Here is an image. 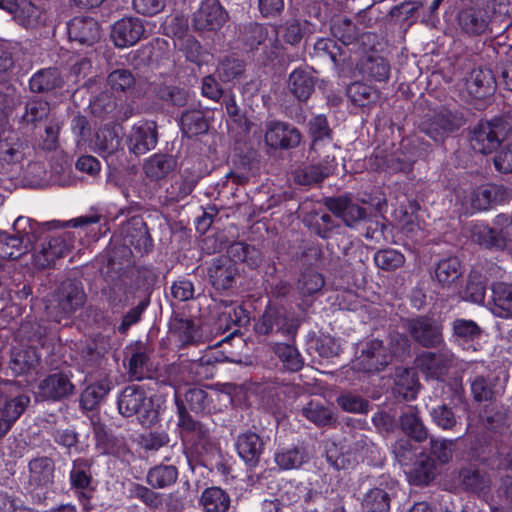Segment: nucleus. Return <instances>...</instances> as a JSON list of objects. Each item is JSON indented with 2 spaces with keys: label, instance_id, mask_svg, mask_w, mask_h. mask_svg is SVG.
Returning a JSON list of instances; mask_svg holds the SVG:
<instances>
[{
  "label": "nucleus",
  "instance_id": "8fccbe9b",
  "mask_svg": "<svg viewBox=\"0 0 512 512\" xmlns=\"http://www.w3.org/2000/svg\"><path fill=\"white\" fill-rule=\"evenodd\" d=\"M362 72L372 80L386 81L390 75V65L380 56H369L362 64Z\"/></svg>",
  "mask_w": 512,
  "mask_h": 512
},
{
  "label": "nucleus",
  "instance_id": "0eeeda50",
  "mask_svg": "<svg viewBox=\"0 0 512 512\" xmlns=\"http://www.w3.org/2000/svg\"><path fill=\"white\" fill-rule=\"evenodd\" d=\"M300 327V319L285 309L268 307L255 324L259 335H277L294 341Z\"/></svg>",
  "mask_w": 512,
  "mask_h": 512
},
{
  "label": "nucleus",
  "instance_id": "f257e3e1",
  "mask_svg": "<svg viewBox=\"0 0 512 512\" xmlns=\"http://www.w3.org/2000/svg\"><path fill=\"white\" fill-rule=\"evenodd\" d=\"M47 225L30 218L18 217L13 224L15 234L0 232V257L18 259L32 251L33 244L43 237Z\"/></svg>",
  "mask_w": 512,
  "mask_h": 512
},
{
  "label": "nucleus",
  "instance_id": "a18cd8bd",
  "mask_svg": "<svg viewBox=\"0 0 512 512\" xmlns=\"http://www.w3.org/2000/svg\"><path fill=\"white\" fill-rule=\"evenodd\" d=\"M171 330L183 345L199 342L202 337L199 328L189 319L174 318Z\"/></svg>",
  "mask_w": 512,
  "mask_h": 512
},
{
  "label": "nucleus",
  "instance_id": "de8ad7c7",
  "mask_svg": "<svg viewBox=\"0 0 512 512\" xmlns=\"http://www.w3.org/2000/svg\"><path fill=\"white\" fill-rule=\"evenodd\" d=\"M29 403L30 397L26 394H20L10 399L2 395V405L0 407V412L2 416L12 425L25 411Z\"/></svg>",
  "mask_w": 512,
  "mask_h": 512
},
{
  "label": "nucleus",
  "instance_id": "774afa93",
  "mask_svg": "<svg viewBox=\"0 0 512 512\" xmlns=\"http://www.w3.org/2000/svg\"><path fill=\"white\" fill-rule=\"evenodd\" d=\"M156 93L161 100L178 107L185 106L189 98L188 91L177 86L160 85Z\"/></svg>",
  "mask_w": 512,
  "mask_h": 512
},
{
  "label": "nucleus",
  "instance_id": "393cba45",
  "mask_svg": "<svg viewBox=\"0 0 512 512\" xmlns=\"http://www.w3.org/2000/svg\"><path fill=\"white\" fill-rule=\"evenodd\" d=\"M236 449L247 465L255 467L260 461L264 442L258 434L247 432L238 436Z\"/></svg>",
  "mask_w": 512,
  "mask_h": 512
},
{
  "label": "nucleus",
  "instance_id": "3c124183",
  "mask_svg": "<svg viewBox=\"0 0 512 512\" xmlns=\"http://www.w3.org/2000/svg\"><path fill=\"white\" fill-rule=\"evenodd\" d=\"M382 152H378L375 154V167L377 169L388 168L395 172H406L411 170L415 158L411 156L401 157L398 153H395L390 156L380 155Z\"/></svg>",
  "mask_w": 512,
  "mask_h": 512
},
{
  "label": "nucleus",
  "instance_id": "f03ea898",
  "mask_svg": "<svg viewBox=\"0 0 512 512\" xmlns=\"http://www.w3.org/2000/svg\"><path fill=\"white\" fill-rule=\"evenodd\" d=\"M86 298L82 283L75 279H67L48 296L45 305L46 315L50 320L60 323L80 310Z\"/></svg>",
  "mask_w": 512,
  "mask_h": 512
},
{
  "label": "nucleus",
  "instance_id": "e2e57ef3",
  "mask_svg": "<svg viewBox=\"0 0 512 512\" xmlns=\"http://www.w3.org/2000/svg\"><path fill=\"white\" fill-rule=\"evenodd\" d=\"M274 459L281 469H295L305 462V453L299 448L281 449L275 453Z\"/></svg>",
  "mask_w": 512,
  "mask_h": 512
},
{
  "label": "nucleus",
  "instance_id": "6e6552de",
  "mask_svg": "<svg viewBox=\"0 0 512 512\" xmlns=\"http://www.w3.org/2000/svg\"><path fill=\"white\" fill-rule=\"evenodd\" d=\"M404 327L412 339L425 348H435L443 342L442 325L428 316L406 319Z\"/></svg>",
  "mask_w": 512,
  "mask_h": 512
},
{
  "label": "nucleus",
  "instance_id": "6e6d98bb",
  "mask_svg": "<svg viewBox=\"0 0 512 512\" xmlns=\"http://www.w3.org/2000/svg\"><path fill=\"white\" fill-rule=\"evenodd\" d=\"M47 329L41 323L36 321H25L18 330V336L27 341L30 346H42L46 336Z\"/></svg>",
  "mask_w": 512,
  "mask_h": 512
},
{
  "label": "nucleus",
  "instance_id": "58836bf2",
  "mask_svg": "<svg viewBox=\"0 0 512 512\" xmlns=\"http://www.w3.org/2000/svg\"><path fill=\"white\" fill-rule=\"evenodd\" d=\"M128 350L131 353L129 359V374L133 379L141 380L149 371V350L142 343H136L130 346Z\"/></svg>",
  "mask_w": 512,
  "mask_h": 512
},
{
  "label": "nucleus",
  "instance_id": "c03bdc74",
  "mask_svg": "<svg viewBox=\"0 0 512 512\" xmlns=\"http://www.w3.org/2000/svg\"><path fill=\"white\" fill-rule=\"evenodd\" d=\"M92 460L86 458H78L73 461L70 471V483L74 489L86 490L92 482L91 475Z\"/></svg>",
  "mask_w": 512,
  "mask_h": 512
},
{
  "label": "nucleus",
  "instance_id": "79ce46f5",
  "mask_svg": "<svg viewBox=\"0 0 512 512\" xmlns=\"http://www.w3.org/2000/svg\"><path fill=\"white\" fill-rule=\"evenodd\" d=\"M178 479V469L174 465H156L149 469L146 481L155 489H164L173 485Z\"/></svg>",
  "mask_w": 512,
  "mask_h": 512
},
{
  "label": "nucleus",
  "instance_id": "72a5a7b5",
  "mask_svg": "<svg viewBox=\"0 0 512 512\" xmlns=\"http://www.w3.org/2000/svg\"><path fill=\"white\" fill-rule=\"evenodd\" d=\"M463 274L462 266L458 258L449 257L438 262L435 268V280L443 288L456 286Z\"/></svg>",
  "mask_w": 512,
  "mask_h": 512
},
{
  "label": "nucleus",
  "instance_id": "9d476101",
  "mask_svg": "<svg viewBox=\"0 0 512 512\" xmlns=\"http://www.w3.org/2000/svg\"><path fill=\"white\" fill-rule=\"evenodd\" d=\"M228 15L218 0H205L193 14L192 27L197 32H212L220 29Z\"/></svg>",
  "mask_w": 512,
  "mask_h": 512
},
{
  "label": "nucleus",
  "instance_id": "f8f14e48",
  "mask_svg": "<svg viewBox=\"0 0 512 512\" xmlns=\"http://www.w3.org/2000/svg\"><path fill=\"white\" fill-rule=\"evenodd\" d=\"M207 276L216 290L231 289L239 276L238 265L229 257L220 256L208 266Z\"/></svg>",
  "mask_w": 512,
  "mask_h": 512
},
{
  "label": "nucleus",
  "instance_id": "bf43d9fd",
  "mask_svg": "<svg viewBox=\"0 0 512 512\" xmlns=\"http://www.w3.org/2000/svg\"><path fill=\"white\" fill-rule=\"evenodd\" d=\"M347 95L355 105L364 107L376 101L378 95L369 85L355 82L348 86Z\"/></svg>",
  "mask_w": 512,
  "mask_h": 512
},
{
  "label": "nucleus",
  "instance_id": "49530a36",
  "mask_svg": "<svg viewBox=\"0 0 512 512\" xmlns=\"http://www.w3.org/2000/svg\"><path fill=\"white\" fill-rule=\"evenodd\" d=\"M325 285L324 277L318 271L307 268L301 272L297 282V290L303 296L319 293Z\"/></svg>",
  "mask_w": 512,
  "mask_h": 512
},
{
  "label": "nucleus",
  "instance_id": "603ef678",
  "mask_svg": "<svg viewBox=\"0 0 512 512\" xmlns=\"http://www.w3.org/2000/svg\"><path fill=\"white\" fill-rule=\"evenodd\" d=\"M181 126L183 132L188 136H196L205 133L208 124L200 110L187 111L181 116Z\"/></svg>",
  "mask_w": 512,
  "mask_h": 512
},
{
  "label": "nucleus",
  "instance_id": "a19ab883",
  "mask_svg": "<svg viewBox=\"0 0 512 512\" xmlns=\"http://www.w3.org/2000/svg\"><path fill=\"white\" fill-rule=\"evenodd\" d=\"M198 183L197 176L184 172L175 178L166 188V198L171 202H179L192 193Z\"/></svg>",
  "mask_w": 512,
  "mask_h": 512
},
{
  "label": "nucleus",
  "instance_id": "bb28decb",
  "mask_svg": "<svg viewBox=\"0 0 512 512\" xmlns=\"http://www.w3.org/2000/svg\"><path fill=\"white\" fill-rule=\"evenodd\" d=\"M121 128L117 125H104L99 128L94 138V148L103 157L118 151L121 144Z\"/></svg>",
  "mask_w": 512,
  "mask_h": 512
},
{
  "label": "nucleus",
  "instance_id": "e433bc0d",
  "mask_svg": "<svg viewBox=\"0 0 512 512\" xmlns=\"http://www.w3.org/2000/svg\"><path fill=\"white\" fill-rule=\"evenodd\" d=\"M506 196L507 192L503 186L485 185L472 193L471 204L477 210H486L491 205L504 201Z\"/></svg>",
  "mask_w": 512,
  "mask_h": 512
},
{
  "label": "nucleus",
  "instance_id": "cd10ccee",
  "mask_svg": "<svg viewBox=\"0 0 512 512\" xmlns=\"http://www.w3.org/2000/svg\"><path fill=\"white\" fill-rule=\"evenodd\" d=\"M420 384L416 373L409 368L397 367L394 374V394L404 400L416 398Z\"/></svg>",
  "mask_w": 512,
  "mask_h": 512
},
{
  "label": "nucleus",
  "instance_id": "9b49d317",
  "mask_svg": "<svg viewBox=\"0 0 512 512\" xmlns=\"http://www.w3.org/2000/svg\"><path fill=\"white\" fill-rule=\"evenodd\" d=\"M308 128L312 138L310 153L316 154L317 157H322L323 154L334 155L337 145L333 142L332 130L326 117L323 115L312 117L308 122Z\"/></svg>",
  "mask_w": 512,
  "mask_h": 512
},
{
  "label": "nucleus",
  "instance_id": "69168bd1",
  "mask_svg": "<svg viewBox=\"0 0 512 512\" xmlns=\"http://www.w3.org/2000/svg\"><path fill=\"white\" fill-rule=\"evenodd\" d=\"M332 32L345 46L354 43L358 39L357 27L348 18H340L334 21Z\"/></svg>",
  "mask_w": 512,
  "mask_h": 512
},
{
  "label": "nucleus",
  "instance_id": "5701e85b",
  "mask_svg": "<svg viewBox=\"0 0 512 512\" xmlns=\"http://www.w3.org/2000/svg\"><path fill=\"white\" fill-rule=\"evenodd\" d=\"M324 204L349 227H353L366 216L365 209L346 196L325 198Z\"/></svg>",
  "mask_w": 512,
  "mask_h": 512
},
{
  "label": "nucleus",
  "instance_id": "aec40b11",
  "mask_svg": "<svg viewBox=\"0 0 512 512\" xmlns=\"http://www.w3.org/2000/svg\"><path fill=\"white\" fill-rule=\"evenodd\" d=\"M145 32L142 21L136 17H125L114 23L111 38L119 48L135 45Z\"/></svg>",
  "mask_w": 512,
  "mask_h": 512
},
{
  "label": "nucleus",
  "instance_id": "864d4df0",
  "mask_svg": "<svg viewBox=\"0 0 512 512\" xmlns=\"http://www.w3.org/2000/svg\"><path fill=\"white\" fill-rule=\"evenodd\" d=\"M245 71V63L235 57H224L217 66V75L223 82L239 79Z\"/></svg>",
  "mask_w": 512,
  "mask_h": 512
},
{
  "label": "nucleus",
  "instance_id": "0e129e2a",
  "mask_svg": "<svg viewBox=\"0 0 512 512\" xmlns=\"http://www.w3.org/2000/svg\"><path fill=\"white\" fill-rule=\"evenodd\" d=\"M129 492L131 498L138 499L150 509H158L162 506V495L147 486L134 483L131 485Z\"/></svg>",
  "mask_w": 512,
  "mask_h": 512
},
{
  "label": "nucleus",
  "instance_id": "dca6fc26",
  "mask_svg": "<svg viewBox=\"0 0 512 512\" xmlns=\"http://www.w3.org/2000/svg\"><path fill=\"white\" fill-rule=\"evenodd\" d=\"M157 142L158 132L154 121H145L134 125L127 139L129 151L137 156L153 150Z\"/></svg>",
  "mask_w": 512,
  "mask_h": 512
},
{
  "label": "nucleus",
  "instance_id": "7ed1b4c3",
  "mask_svg": "<svg viewBox=\"0 0 512 512\" xmlns=\"http://www.w3.org/2000/svg\"><path fill=\"white\" fill-rule=\"evenodd\" d=\"M45 233L33 244V264L38 269L50 267L56 259L66 256L74 247V235L71 232L49 234L56 227V222H45Z\"/></svg>",
  "mask_w": 512,
  "mask_h": 512
},
{
  "label": "nucleus",
  "instance_id": "6ab92c4d",
  "mask_svg": "<svg viewBox=\"0 0 512 512\" xmlns=\"http://www.w3.org/2000/svg\"><path fill=\"white\" fill-rule=\"evenodd\" d=\"M55 463L48 456H38L28 463V479L26 489L33 492L46 488L53 483Z\"/></svg>",
  "mask_w": 512,
  "mask_h": 512
},
{
  "label": "nucleus",
  "instance_id": "13d9d810",
  "mask_svg": "<svg viewBox=\"0 0 512 512\" xmlns=\"http://www.w3.org/2000/svg\"><path fill=\"white\" fill-rule=\"evenodd\" d=\"M362 506L365 512H388L390 508V496L383 489H371L365 495Z\"/></svg>",
  "mask_w": 512,
  "mask_h": 512
},
{
  "label": "nucleus",
  "instance_id": "338daca9",
  "mask_svg": "<svg viewBox=\"0 0 512 512\" xmlns=\"http://www.w3.org/2000/svg\"><path fill=\"white\" fill-rule=\"evenodd\" d=\"M430 416L433 423L443 430H452L457 425V416L446 404L434 407Z\"/></svg>",
  "mask_w": 512,
  "mask_h": 512
},
{
  "label": "nucleus",
  "instance_id": "c9c22d12",
  "mask_svg": "<svg viewBox=\"0 0 512 512\" xmlns=\"http://www.w3.org/2000/svg\"><path fill=\"white\" fill-rule=\"evenodd\" d=\"M285 342H275L271 345V350L282 363L285 370L297 372L302 369L304 359L294 344Z\"/></svg>",
  "mask_w": 512,
  "mask_h": 512
},
{
  "label": "nucleus",
  "instance_id": "5fc2aeb1",
  "mask_svg": "<svg viewBox=\"0 0 512 512\" xmlns=\"http://www.w3.org/2000/svg\"><path fill=\"white\" fill-rule=\"evenodd\" d=\"M499 230L494 224L493 227H489L484 224H477L472 229V240L485 248H497L501 249L500 243H498Z\"/></svg>",
  "mask_w": 512,
  "mask_h": 512
},
{
  "label": "nucleus",
  "instance_id": "09e8293b",
  "mask_svg": "<svg viewBox=\"0 0 512 512\" xmlns=\"http://www.w3.org/2000/svg\"><path fill=\"white\" fill-rule=\"evenodd\" d=\"M110 391V384L106 380L88 386L81 394V405L85 410H93Z\"/></svg>",
  "mask_w": 512,
  "mask_h": 512
},
{
  "label": "nucleus",
  "instance_id": "a211bd4d",
  "mask_svg": "<svg viewBox=\"0 0 512 512\" xmlns=\"http://www.w3.org/2000/svg\"><path fill=\"white\" fill-rule=\"evenodd\" d=\"M301 141L299 130L285 122L273 121L267 125L265 142L275 149H291Z\"/></svg>",
  "mask_w": 512,
  "mask_h": 512
},
{
  "label": "nucleus",
  "instance_id": "2eb2a0df",
  "mask_svg": "<svg viewBox=\"0 0 512 512\" xmlns=\"http://www.w3.org/2000/svg\"><path fill=\"white\" fill-rule=\"evenodd\" d=\"M75 386L63 372L48 375L38 384L37 397L42 400L60 401L74 394Z\"/></svg>",
  "mask_w": 512,
  "mask_h": 512
},
{
  "label": "nucleus",
  "instance_id": "c756f323",
  "mask_svg": "<svg viewBox=\"0 0 512 512\" xmlns=\"http://www.w3.org/2000/svg\"><path fill=\"white\" fill-rule=\"evenodd\" d=\"M466 87L468 92L475 98H485L492 94L495 89V79L489 69H474L467 79Z\"/></svg>",
  "mask_w": 512,
  "mask_h": 512
},
{
  "label": "nucleus",
  "instance_id": "2f4dec72",
  "mask_svg": "<svg viewBox=\"0 0 512 512\" xmlns=\"http://www.w3.org/2000/svg\"><path fill=\"white\" fill-rule=\"evenodd\" d=\"M301 414L318 427L331 426L337 422L333 409L320 400H310L303 405Z\"/></svg>",
  "mask_w": 512,
  "mask_h": 512
},
{
  "label": "nucleus",
  "instance_id": "473e14b6",
  "mask_svg": "<svg viewBox=\"0 0 512 512\" xmlns=\"http://www.w3.org/2000/svg\"><path fill=\"white\" fill-rule=\"evenodd\" d=\"M287 88L299 101H306L314 91L315 80L309 71L298 68L289 75Z\"/></svg>",
  "mask_w": 512,
  "mask_h": 512
},
{
  "label": "nucleus",
  "instance_id": "b1692460",
  "mask_svg": "<svg viewBox=\"0 0 512 512\" xmlns=\"http://www.w3.org/2000/svg\"><path fill=\"white\" fill-rule=\"evenodd\" d=\"M124 245L140 253L147 252L152 241L146 223L140 217H133L122 228Z\"/></svg>",
  "mask_w": 512,
  "mask_h": 512
},
{
  "label": "nucleus",
  "instance_id": "052dcab7",
  "mask_svg": "<svg viewBox=\"0 0 512 512\" xmlns=\"http://www.w3.org/2000/svg\"><path fill=\"white\" fill-rule=\"evenodd\" d=\"M376 266L385 271H392L402 267L405 263L404 255L392 248L381 249L374 255Z\"/></svg>",
  "mask_w": 512,
  "mask_h": 512
},
{
  "label": "nucleus",
  "instance_id": "4d7b16f0",
  "mask_svg": "<svg viewBox=\"0 0 512 512\" xmlns=\"http://www.w3.org/2000/svg\"><path fill=\"white\" fill-rule=\"evenodd\" d=\"M496 378L476 376L471 382V392L477 402L492 401L495 398Z\"/></svg>",
  "mask_w": 512,
  "mask_h": 512
},
{
  "label": "nucleus",
  "instance_id": "4468645a",
  "mask_svg": "<svg viewBox=\"0 0 512 512\" xmlns=\"http://www.w3.org/2000/svg\"><path fill=\"white\" fill-rule=\"evenodd\" d=\"M492 11L488 5L473 6L459 12V26L463 32L470 36H478L489 30Z\"/></svg>",
  "mask_w": 512,
  "mask_h": 512
},
{
  "label": "nucleus",
  "instance_id": "37998d69",
  "mask_svg": "<svg viewBox=\"0 0 512 512\" xmlns=\"http://www.w3.org/2000/svg\"><path fill=\"white\" fill-rule=\"evenodd\" d=\"M230 502L229 495L219 487L205 489L200 498L205 512H227Z\"/></svg>",
  "mask_w": 512,
  "mask_h": 512
},
{
  "label": "nucleus",
  "instance_id": "f3484780",
  "mask_svg": "<svg viewBox=\"0 0 512 512\" xmlns=\"http://www.w3.org/2000/svg\"><path fill=\"white\" fill-rule=\"evenodd\" d=\"M454 356L449 350L422 352L415 359V366L427 377L440 379L449 370Z\"/></svg>",
  "mask_w": 512,
  "mask_h": 512
},
{
  "label": "nucleus",
  "instance_id": "4c0bfd02",
  "mask_svg": "<svg viewBox=\"0 0 512 512\" xmlns=\"http://www.w3.org/2000/svg\"><path fill=\"white\" fill-rule=\"evenodd\" d=\"M63 86L60 73L55 68L42 69L36 72L29 81L33 93H47Z\"/></svg>",
  "mask_w": 512,
  "mask_h": 512
},
{
  "label": "nucleus",
  "instance_id": "412c9836",
  "mask_svg": "<svg viewBox=\"0 0 512 512\" xmlns=\"http://www.w3.org/2000/svg\"><path fill=\"white\" fill-rule=\"evenodd\" d=\"M150 406L151 400L140 386L130 385L125 387L118 398V410L124 417L147 412Z\"/></svg>",
  "mask_w": 512,
  "mask_h": 512
},
{
  "label": "nucleus",
  "instance_id": "ea45409f",
  "mask_svg": "<svg viewBox=\"0 0 512 512\" xmlns=\"http://www.w3.org/2000/svg\"><path fill=\"white\" fill-rule=\"evenodd\" d=\"M460 480L465 490L474 493L486 492L491 485L489 474L474 467L463 468L460 471Z\"/></svg>",
  "mask_w": 512,
  "mask_h": 512
},
{
  "label": "nucleus",
  "instance_id": "20e7f679",
  "mask_svg": "<svg viewBox=\"0 0 512 512\" xmlns=\"http://www.w3.org/2000/svg\"><path fill=\"white\" fill-rule=\"evenodd\" d=\"M511 131L512 113L493 117L489 121H481L473 130L471 146L481 154L492 153Z\"/></svg>",
  "mask_w": 512,
  "mask_h": 512
},
{
  "label": "nucleus",
  "instance_id": "c85d7f7f",
  "mask_svg": "<svg viewBox=\"0 0 512 512\" xmlns=\"http://www.w3.org/2000/svg\"><path fill=\"white\" fill-rule=\"evenodd\" d=\"M177 162L172 155L157 153L143 164V171L151 181H159L175 170Z\"/></svg>",
  "mask_w": 512,
  "mask_h": 512
},
{
  "label": "nucleus",
  "instance_id": "ddd939ff",
  "mask_svg": "<svg viewBox=\"0 0 512 512\" xmlns=\"http://www.w3.org/2000/svg\"><path fill=\"white\" fill-rule=\"evenodd\" d=\"M319 162L294 171V181L299 185L310 186L322 182L332 175L337 167L335 155L323 154Z\"/></svg>",
  "mask_w": 512,
  "mask_h": 512
},
{
  "label": "nucleus",
  "instance_id": "f704fd0d",
  "mask_svg": "<svg viewBox=\"0 0 512 512\" xmlns=\"http://www.w3.org/2000/svg\"><path fill=\"white\" fill-rule=\"evenodd\" d=\"M40 362L36 346L21 345L14 348L11 358V369L16 374H25L35 369Z\"/></svg>",
  "mask_w": 512,
  "mask_h": 512
},
{
  "label": "nucleus",
  "instance_id": "1a4fd4ad",
  "mask_svg": "<svg viewBox=\"0 0 512 512\" xmlns=\"http://www.w3.org/2000/svg\"><path fill=\"white\" fill-rule=\"evenodd\" d=\"M391 353L382 340L372 339L365 343L353 368L367 373L382 371L391 363Z\"/></svg>",
  "mask_w": 512,
  "mask_h": 512
},
{
  "label": "nucleus",
  "instance_id": "a878e982",
  "mask_svg": "<svg viewBox=\"0 0 512 512\" xmlns=\"http://www.w3.org/2000/svg\"><path fill=\"white\" fill-rule=\"evenodd\" d=\"M401 430L417 442L428 438V429L424 425L417 406H407L399 418Z\"/></svg>",
  "mask_w": 512,
  "mask_h": 512
},
{
  "label": "nucleus",
  "instance_id": "7c9ffc66",
  "mask_svg": "<svg viewBox=\"0 0 512 512\" xmlns=\"http://www.w3.org/2000/svg\"><path fill=\"white\" fill-rule=\"evenodd\" d=\"M490 309L497 317H512V284L498 282L492 285Z\"/></svg>",
  "mask_w": 512,
  "mask_h": 512
},
{
  "label": "nucleus",
  "instance_id": "680f3d73",
  "mask_svg": "<svg viewBox=\"0 0 512 512\" xmlns=\"http://www.w3.org/2000/svg\"><path fill=\"white\" fill-rule=\"evenodd\" d=\"M50 112L51 107L49 102L33 98L26 103L22 121L27 124H36L37 122L46 119Z\"/></svg>",
  "mask_w": 512,
  "mask_h": 512
},
{
  "label": "nucleus",
  "instance_id": "4be33fe9",
  "mask_svg": "<svg viewBox=\"0 0 512 512\" xmlns=\"http://www.w3.org/2000/svg\"><path fill=\"white\" fill-rule=\"evenodd\" d=\"M67 28L69 39L81 45L91 46L101 36L100 25L90 17H74L68 22Z\"/></svg>",
  "mask_w": 512,
  "mask_h": 512
},
{
  "label": "nucleus",
  "instance_id": "39448f33",
  "mask_svg": "<svg viewBox=\"0 0 512 512\" xmlns=\"http://www.w3.org/2000/svg\"><path fill=\"white\" fill-rule=\"evenodd\" d=\"M176 405L178 414L177 426L183 443L189 445L193 452L199 456L212 453L214 443L209 428L202 422L193 419L183 402L176 399Z\"/></svg>",
  "mask_w": 512,
  "mask_h": 512
},
{
  "label": "nucleus",
  "instance_id": "423d86ee",
  "mask_svg": "<svg viewBox=\"0 0 512 512\" xmlns=\"http://www.w3.org/2000/svg\"><path fill=\"white\" fill-rule=\"evenodd\" d=\"M465 123L466 120L461 111L443 107L432 115L426 116L421 121L419 129L433 141L443 143Z\"/></svg>",
  "mask_w": 512,
  "mask_h": 512
}]
</instances>
